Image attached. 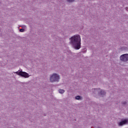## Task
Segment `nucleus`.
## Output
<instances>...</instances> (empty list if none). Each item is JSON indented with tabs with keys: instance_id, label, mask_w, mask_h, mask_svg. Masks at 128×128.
I'll return each instance as SVG.
<instances>
[{
	"instance_id": "1",
	"label": "nucleus",
	"mask_w": 128,
	"mask_h": 128,
	"mask_svg": "<svg viewBox=\"0 0 128 128\" xmlns=\"http://www.w3.org/2000/svg\"><path fill=\"white\" fill-rule=\"evenodd\" d=\"M70 44H71L74 50H80L81 47L80 36L78 34L74 35L70 38Z\"/></svg>"
},
{
	"instance_id": "9",
	"label": "nucleus",
	"mask_w": 128,
	"mask_h": 128,
	"mask_svg": "<svg viewBox=\"0 0 128 128\" xmlns=\"http://www.w3.org/2000/svg\"><path fill=\"white\" fill-rule=\"evenodd\" d=\"M67 2H69L70 4L72 2H76V0H66Z\"/></svg>"
},
{
	"instance_id": "10",
	"label": "nucleus",
	"mask_w": 128,
	"mask_h": 128,
	"mask_svg": "<svg viewBox=\"0 0 128 128\" xmlns=\"http://www.w3.org/2000/svg\"><path fill=\"white\" fill-rule=\"evenodd\" d=\"M60 94H64V90L62 89H60L58 90Z\"/></svg>"
},
{
	"instance_id": "3",
	"label": "nucleus",
	"mask_w": 128,
	"mask_h": 128,
	"mask_svg": "<svg viewBox=\"0 0 128 128\" xmlns=\"http://www.w3.org/2000/svg\"><path fill=\"white\" fill-rule=\"evenodd\" d=\"M60 80V76L56 73H54L50 76V82H58Z\"/></svg>"
},
{
	"instance_id": "11",
	"label": "nucleus",
	"mask_w": 128,
	"mask_h": 128,
	"mask_svg": "<svg viewBox=\"0 0 128 128\" xmlns=\"http://www.w3.org/2000/svg\"><path fill=\"white\" fill-rule=\"evenodd\" d=\"M123 106H126V104H128V102L124 101V102H121Z\"/></svg>"
},
{
	"instance_id": "2",
	"label": "nucleus",
	"mask_w": 128,
	"mask_h": 128,
	"mask_svg": "<svg viewBox=\"0 0 128 128\" xmlns=\"http://www.w3.org/2000/svg\"><path fill=\"white\" fill-rule=\"evenodd\" d=\"M93 94L96 98H98V96L104 98L106 94V90L100 89V88H97L93 89Z\"/></svg>"
},
{
	"instance_id": "13",
	"label": "nucleus",
	"mask_w": 128,
	"mask_h": 128,
	"mask_svg": "<svg viewBox=\"0 0 128 128\" xmlns=\"http://www.w3.org/2000/svg\"><path fill=\"white\" fill-rule=\"evenodd\" d=\"M125 10H126V12H128V7H126Z\"/></svg>"
},
{
	"instance_id": "8",
	"label": "nucleus",
	"mask_w": 128,
	"mask_h": 128,
	"mask_svg": "<svg viewBox=\"0 0 128 128\" xmlns=\"http://www.w3.org/2000/svg\"><path fill=\"white\" fill-rule=\"evenodd\" d=\"M76 100H82V97L81 96H78L75 97Z\"/></svg>"
},
{
	"instance_id": "7",
	"label": "nucleus",
	"mask_w": 128,
	"mask_h": 128,
	"mask_svg": "<svg viewBox=\"0 0 128 128\" xmlns=\"http://www.w3.org/2000/svg\"><path fill=\"white\" fill-rule=\"evenodd\" d=\"M14 74H16L18 76H20V74H22V69L18 70V72H14Z\"/></svg>"
},
{
	"instance_id": "14",
	"label": "nucleus",
	"mask_w": 128,
	"mask_h": 128,
	"mask_svg": "<svg viewBox=\"0 0 128 128\" xmlns=\"http://www.w3.org/2000/svg\"><path fill=\"white\" fill-rule=\"evenodd\" d=\"M22 26V28H24V26Z\"/></svg>"
},
{
	"instance_id": "4",
	"label": "nucleus",
	"mask_w": 128,
	"mask_h": 128,
	"mask_svg": "<svg viewBox=\"0 0 128 128\" xmlns=\"http://www.w3.org/2000/svg\"><path fill=\"white\" fill-rule=\"evenodd\" d=\"M120 62H128V54L121 55L120 57Z\"/></svg>"
},
{
	"instance_id": "6",
	"label": "nucleus",
	"mask_w": 128,
	"mask_h": 128,
	"mask_svg": "<svg viewBox=\"0 0 128 128\" xmlns=\"http://www.w3.org/2000/svg\"><path fill=\"white\" fill-rule=\"evenodd\" d=\"M20 76H22V78H30V75L26 72H22V70H21Z\"/></svg>"
},
{
	"instance_id": "12",
	"label": "nucleus",
	"mask_w": 128,
	"mask_h": 128,
	"mask_svg": "<svg viewBox=\"0 0 128 128\" xmlns=\"http://www.w3.org/2000/svg\"><path fill=\"white\" fill-rule=\"evenodd\" d=\"M20 32H24V28H20Z\"/></svg>"
},
{
	"instance_id": "5",
	"label": "nucleus",
	"mask_w": 128,
	"mask_h": 128,
	"mask_svg": "<svg viewBox=\"0 0 128 128\" xmlns=\"http://www.w3.org/2000/svg\"><path fill=\"white\" fill-rule=\"evenodd\" d=\"M126 124H128V119H122L121 122L118 123V125L119 126H122Z\"/></svg>"
}]
</instances>
